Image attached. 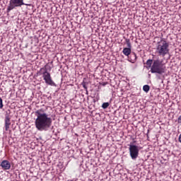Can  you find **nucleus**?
<instances>
[{
  "instance_id": "nucleus-11",
  "label": "nucleus",
  "mask_w": 181,
  "mask_h": 181,
  "mask_svg": "<svg viewBox=\"0 0 181 181\" xmlns=\"http://www.w3.org/2000/svg\"><path fill=\"white\" fill-rule=\"evenodd\" d=\"M153 63V59H148V60L146 61V64L147 66H148V67H151V68Z\"/></svg>"
},
{
  "instance_id": "nucleus-5",
  "label": "nucleus",
  "mask_w": 181,
  "mask_h": 181,
  "mask_svg": "<svg viewBox=\"0 0 181 181\" xmlns=\"http://www.w3.org/2000/svg\"><path fill=\"white\" fill-rule=\"evenodd\" d=\"M23 5H25V6H32V4H25L23 0H10L7 7V12L9 13L11 11L15 9V8H21Z\"/></svg>"
},
{
  "instance_id": "nucleus-13",
  "label": "nucleus",
  "mask_w": 181,
  "mask_h": 181,
  "mask_svg": "<svg viewBox=\"0 0 181 181\" xmlns=\"http://www.w3.org/2000/svg\"><path fill=\"white\" fill-rule=\"evenodd\" d=\"M108 107H110V103H104L102 105V107L103 108V110L108 108Z\"/></svg>"
},
{
  "instance_id": "nucleus-4",
  "label": "nucleus",
  "mask_w": 181,
  "mask_h": 181,
  "mask_svg": "<svg viewBox=\"0 0 181 181\" xmlns=\"http://www.w3.org/2000/svg\"><path fill=\"white\" fill-rule=\"evenodd\" d=\"M151 72L153 74H165L166 73V66H165L160 59H156L151 66Z\"/></svg>"
},
{
  "instance_id": "nucleus-14",
  "label": "nucleus",
  "mask_w": 181,
  "mask_h": 181,
  "mask_svg": "<svg viewBox=\"0 0 181 181\" xmlns=\"http://www.w3.org/2000/svg\"><path fill=\"white\" fill-rule=\"evenodd\" d=\"M81 86H82V87H83L84 90H86V91L87 92V91H88V90H87L88 88H87V85H86V83L85 81H83V82L81 83Z\"/></svg>"
},
{
  "instance_id": "nucleus-15",
  "label": "nucleus",
  "mask_w": 181,
  "mask_h": 181,
  "mask_svg": "<svg viewBox=\"0 0 181 181\" xmlns=\"http://www.w3.org/2000/svg\"><path fill=\"white\" fill-rule=\"evenodd\" d=\"M0 108L1 109L4 108V103H3V100H2L1 97H0Z\"/></svg>"
},
{
  "instance_id": "nucleus-10",
  "label": "nucleus",
  "mask_w": 181,
  "mask_h": 181,
  "mask_svg": "<svg viewBox=\"0 0 181 181\" xmlns=\"http://www.w3.org/2000/svg\"><path fill=\"white\" fill-rule=\"evenodd\" d=\"M136 59H138V57H136V54H135V52H132V54H130L129 62H130L131 63H135L136 62Z\"/></svg>"
},
{
  "instance_id": "nucleus-9",
  "label": "nucleus",
  "mask_w": 181,
  "mask_h": 181,
  "mask_svg": "<svg viewBox=\"0 0 181 181\" xmlns=\"http://www.w3.org/2000/svg\"><path fill=\"white\" fill-rule=\"evenodd\" d=\"M11 127V117L9 115H6L5 117V129L6 131H9V128Z\"/></svg>"
},
{
  "instance_id": "nucleus-7",
  "label": "nucleus",
  "mask_w": 181,
  "mask_h": 181,
  "mask_svg": "<svg viewBox=\"0 0 181 181\" xmlns=\"http://www.w3.org/2000/svg\"><path fill=\"white\" fill-rule=\"evenodd\" d=\"M126 42L127 45L128 47H125L123 49L122 53L123 54H124V56H129V54H131V42L129 41V40H126Z\"/></svg>"
},
{
  "instance_id": "nucleus-1",
  "label": "nucleus",
  "mask_w": 181,
  "mask_h": 181,
  "mask_svg": "<svg viewBox=\"0 0 181 181\" xmlns=\"http://www.w3.org/2000/svg\"><path fill=\"white\" fill-rule=\"evenodd\" d=\"M37 118L35 120V126L37 131H47L52 127V118L45 112L44 110H38L35 112Z\"/></svg>"
},
{
  "instance_id": "nucleus-8",
  "label": "nucleus",
  "mask_w": 181,
  "mask_h": 181,
  "mask_svg": "<svg viewBox=\"0 0 181 181\" xmlns=\"http://www.w3.org/2000/svg\"><path fill=\"white\" fill-rule=\"evenodd\" d=\"M0 166L4 170H9V169H11V163L7 160H4L1 163Z\"/></svg>"
},
{
  "instance_id": "nucleus-16",
  "label": "nucleus",
  "mask_w": 181,
  "mask_h": 181,
  "mask_svg": "<svg viewBox=\"0 0 181 181\" xmlns=\"http://www.w3.org/2000/svg\"><path fill=\"white\" fill-rule=\"evenodd\" d=\"M179 141L181 143V134L179 136Z\"/></svg>"
},
{
  "instance_id": "nucleus-6",
  "label": "nucleus",
  "mask_w": 181,
  "mask_h": 181,
  "mask_svg": "<svg viewBox=\"0 0 181 181\" xmlns=\"http://www.w3.org/2000/svg\"><path fill=\"white\" fill-rule=\"evenodd\" d=\"M128 146L130 158L132 159V160H136L138 156H139V146L132 143H130V144H129Z\"/></svg>"
},
{
  "instance_id": "nucleus-2",
  "label": "nucleus",
  "mask_w": 181,
  "mask_h": 181,
  "mask_svg": "<svg viewBox=\"0 0 181 181\" xmlns=\"http://www.w3.org/2000/svg\"><path fill=\"white\" fill-rule=\"evenodd\" d=\"M47 70L50 71L52 70V67L48 64H46L45 67L41 68L37 72V76H42L45 84H47V86H56V83H54V81H53V79L52 78V75H50Z\"/></svg>"
},
{
  "instance_id": "nucleus-3",
  "label": "nucleus",
  "mask_w": 181,
  "mask_h": 181,
  "mask_svg": "<svg viewBox=\"0 0 181 181\" xmlns=\"http://www.w3.org/2000/svg\"><path fill=\"white\" fill-rule=\"evenodd\" d=\"M156 52L158 56H161L162 57L168 56L170 52V49H169V42L162 38L157 42Z\"/></svg>"
},
{
  "instance_id": "nucleus-12",
  "label": "nucleus",
  "mask_w": 181,
  "mask_h": 181,
  "mask_svg": "<svg viewBox=\"0 0 181 181\" xmlns=\"http://www.w3.org/2000/svg\"><path fill=\"white\" fill-rule=\"evenodd\" d=\"M150 88H151V87H149L148 85H144L143 86V90H144V91H145V93H148L149 91Z\"/></svg>"
}]
</instances>
